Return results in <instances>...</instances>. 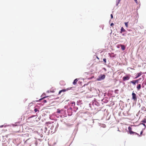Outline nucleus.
I'll use <instances>...</instances> for the list:
<instances>
[{"label": "nucleus", "mask_w": 146, "mask_h": 146, "mask_svg": "<svg viewBox=\"0 0 146 146\" xmlns=\"http://www.w3.org/2000/svg\"><path fill=\"white\" fill-rule=\"evenodd\" d=\"M120 1V0H119L118 1V3H117V6L118 5V4L119 3Z\"/></svg>", "instance_id": "obj_23"}, {"label": "nucleus", "mask_w": 146, "mask_h": 146, "mask_svg": "<svg viewBox=\"0 0 146 146\" xmlns=\"http://www.w3.org/2000/svg\"><path fill=\"white\" fill-rule=\"evenodd\" d=\"M142 124L144 126H145V124L142 123Z\"/></svg>", "instance_id": "obj_28"}, {"label": "nucleus", "mask_w": 146, "mask_h": 146, "mask_svg": "<svg viewBox=\"0 0 146 146\" xmlns=\"http://www.w3.org/2000/svg\"><path fill=\"white\" fill-rule=\"evenodd\" d=\"M45 128L47 129V127H45Z\"/></svg>", "instance_id": "obj_35"}, {"label": "nucleus", "mask_w": 146, "mask_h": 146, "mask_svg": "<svg viewBox=\"0 0 146 146\" xmlns=\"http://www.w3.org/2000/svg\"><path fill=\"white\" fill-rule=\"evenodd\" d=\"M75 104V102H73L72 103V104Z\"/></svg>", "instance_id": "obj_32"}, {"label": "nucleus", "mask_w": 146, "mask_h": 146, "mask_svg": "<svg viewBox=\"0 0 146 146\" xmlns=\"http://www.w3.org/2000/svg\"><path fill=\"white\" fill-rule=\"evenodd\" d=\"M129 31H131V33H129L128 34V35L129 36H131L132 35V34H134V32L133 31H132L131 30H129Z\"/></svg>", "instance_id": "obj_12"}, {"label": "nucleus", "mask_w": 146, "mask_h": 146, "mask_svg": "<svg viewBox=\"0 0 146 146\" xmlns=\"http://www.w3.org/2000/svg\"><path fill=\"white\" fill-rule=\"evenodd\" d=\"M121 49L123 50H124L125 49V46L124 45H121Z\"/></svg>", "instance_id": "obj_14"}, {"label": "nucleus", "mask_w": 146, "mask_h": 146, "mask_svg": "<svg viewBox=\"0 0 146 146\" xmlns=\"http://www.w3.org/2000/svg\"><path fill=\"white\" fill-rule=\"evenodd\" d=\"M111 19H112L113 18V15L112 14H111Z\"/></svg>", "instance_id": "obj_25"}, {"label": "nucleus", "mask_w": 146, "mask_h": 146, "mask_svg": "<svg viewBox=\"0 0 146 146\" xmlns=\"http://www.w3.org/2000/svg\"><path fill=\"white\" fill-rule=\"evenodd\" d=\"M27 136H29V134H27Z\"/></svg>", "instance_id": "obj_36"}, {"label": "nucleus", "mask_w": 146, "mask_h": 146, "mask_svg": "<svg viewBox=\"0 0 146 146\" xmlns=\"http://www.w3.org/2000/svg\"><path fill=\"white\" fill-rule=\"evenodd\" d=\"M125 26L126 27H128L127 23V22L125 23Z\"/></svg>", "instance_id": "obj_18"}, {"label": "nucleus", "mask_w": 146, "mask_h": 146, "mask_svg": "<svg viewBox=\"0 0 146 146\" xmlns=\"http://www.w3.org/2000/svg\"><path fill=\"white\" fill-rule=\"evenodd\" d=\"M132 99L134 100V101H136L137 100V96L136 94L133 91L132 94Z\"/></svg>", "instance_id": "obj_2"}, {"label": "nucleus", "mask_w": 146, "mask_h": 146, "mask_svg": "<svg viewBox=\"0 0 146 146\" xmlns=\"http://www.w3.org/2000/svg\"><path fill=\"white\" fill-rule=\"evenodd\" d=\"M72 88V87L68 88H67L66 90H69L70 89H71Z\"/></svg>", "instance_id": "obj_19"}, {"label": "nucleus", "mask_w": 146, "mask_h": 146, "mask_svg": "<svg viewBox=\"0 0 146 146\" xmlns=\"http://www.w3.org/2000/svg\"><path fill=\"white\" fill-rule=\"evenodd\" d=\"M134 1L137 4V0H134Z\"/></svg>", "instance_id": "obj_27"}, {"label": "nucleus", "mask_w": 146, "mask_h": 146, "mask_svg": "<svg viewBox=\"0 0 146 146\" xmlns=\"http://www.w3.org/2000/svg\"><path fill=\"white\" fill-rule=\"evenodd\" d=\"M106 77V76L105 74L103 75H101L97 79V80L98 81H100L104 79Z\"/></svg>", "instance_id": "obj_4"}, {"label": "nucleus", "mask_w": 146, "mask_h": 146, "mask_svg": "<svg viewBox=\"0 0 146 146\" xmlns=\"http://www.w3.org/2000/svg\"><path fill=\"white\" fill-rule=\"evenodd\" d=\"M34 111L35 112H36L37 111H38L39 110L37 108H35L34 109Z\"/></svg>", "instance_id": "obj_17"}, {"label": "nucleus", "mask_w": 146, "mask_h": 146, "mask_svg": "<svg viewBox=\"0 0 146 146\" xmlns=\"http://www.w3.org/2000/svg\"><path fill=\"white\" fill-rule=\"evenodd\" d=\"M118 91V90H115V91L116 92H117Z\"/></svg>", "instance_id": "obj_29"}, {"label": "nucleus", "mask_w": 146, "mask_h": 146, "mask_svg": "<svg viewBox=\"0 0 146 146\" xmlns=\"http://www.w3.org/2000/svg\"><path fill=\"white\" fill-rule=\"evenodd\" d=\"M46 97H43V98H41L39 100H42V99L45 98Z\"/></svg>", "instance_id": "obj_22"}, {"label": "nucleus", "mask_w": 146, "mask_h": 146, "mask_svg": "<svg viewBox=\"0 0 146 146\" xmlns=\"http://www.w3.org/2000/svg\"><path fill=\"white\" fill-rule=\"evenodd\" d=\"M125 30L123 28V27H122L121 29V31L120 33H122L123 32H125Z\"/></svg>", "instance_id": "obj_7"}, {"label": "nucleus", "mask_w": 146, "mask_h": 146, "mask_svg": "<svg viewBox=\"0 0 146 146\" xmlns=\"http://www.w3.org/2000/svg\"><path fill=\"white\" fill-rule=\"evenodd\" d=\"M141 86L140 84H138L137 86V88L138 90H139L141 88Z\"/></svg>", "instance_id": "obj_8"}, {"label": "nucleus", "mask_w": 146, "mask_h": 146, "mask_svg": "<svg viewBox=\"0 0 146 146\" xmlns=\"http://www.w3.org/2000/svg\"><path fill=\"white\" fill-rule=\"evenodd\" d=\"M141 72H140L138 73L137 74V76L135 78V79H136L138 77H139L140 76H141Z\"/></svg>", "instance_id": "obj_9"}, {"label": "nucleus", "mask_w": 146, "mask_h": 146, "mask_svg": "<svg viewBox=\"0 0 146 146\" xmlns=\"http://www.w3.org/2000/svg\"><path fill=\"white\" fill-rule=\"evenodd\" d=\"M16 125H13V126H16Z\"/></svg>", "instance_id": "obj_34"}, {"label": "nucleus", "mask_w": 146, "mask_h": 146, "mask_svg": "<svg viewBox=\"0 0 146 146\" xmlns=\"http://www.w3.org/2000/svg\"><path fill=\"white\" fill-rule=\"evenodd\" d=\"M130 77L128 76H125L123 77V80L125 81L129 79Z\"/></svg>", "instance_id": "obj_6"}, {"label": "nucleus", "mask_w": 146, "mask_h": 146, "mask_svg": "<svg viewBox=\"0 0 146 146\" xmlns=\"http://www.w3.org/2000/svg\"><path fill=\"white\" fill-rule=\"evenodd\" d=\"M61 82H62V83H64V82L63 81H61L60 82V83H61Z\"/></svg>", "instance_id": "obj_30"}, {"label": "nucleus", "mask_w": 146, "mask_h": 146, "mask_svg": "<svg viewBox=\"0 0 146 146\" xmlns=\"http://www.w3.org/2000/svg\"><path fill=\"white\" fill-rule=\"evenodd\" d=\"M128 129L129 131V133L130 134H135L137 135H139V134H138L136 132L133 131H132V128L131 127L129 126L128 127Z\"/></svg>", "instance_id": "obj_1"}, {"label": "nucleus", "mask_w": 146, "mask_h": 146, "mask_svg": "<svg viewBox=\"0 0 146 146\" xmlns=\"http://www.w3.org/2000/svg\"><path fill=\"white\" fill-rule=\"evenodd\" d=\"M103 61H104V62H105V63H106V58H104L103 59Z\"/></svg>", "instance_id": "obj_20"}, {"label": "nucleus", "mask_w": 146, "mask_h": 146, "mask_svg": "<svg viewBox=\"0 0 146 146\" xmlns=\"http://www.w3.org/2000/svg\"><path fill=\"white\" fill-rule=\"evenodd\" d=\"M114 24L113 23H111L110 24V26H113V25Z\"/></svg>", "instance_id": "obj_24"}, {"label": "nucleus", "mask_w": 146, "mask_h": 146, "mask_svg": "<svg viewBox=\"0 0 146 146\" xmlns=\"http://www.w3.org/2000/svg\"><path fill=\"white\" fill-rule=\"evenodd\" d=\"M141 122L145 123H146V118H145L141 121Z\"/></svg>", "instance_id": "obj_16"}, {"label": "nucleus", "mask_w": 146, "mask_h": 146, "mask_svg": "<svg viewBox=\"0 0 146 146\" xmlns=\"http://www.w3.org/2000/svg\"><path fill=\"white\" fill-rule=\"evenodd\" d=\"M43 102L44 103H46V100H43Z\"/></svg>", "instance_id": "obj_26"}, {"label": "nucleus", "mask_w": 146, "mask_h": 146, "mask_svg": "<svg viewBox=\"0 0 146 146\" xmlns=\"http://www.w3.org/2000/svg\"><path fill=\"white\" fill-rule=\"evenodd\" d=\"M46 125L48 128L50 129H53L54 126L53 124L49 122L47 123Z\"/></svg>", "instance_id": "obj_3"}, {"label": "nucleus", "mask_w": 146, "mask_h": 146, "mask_svg": "<svg viewBox=\"0 0 146 146\" xmlns=\"http://www.w3.org/2000/svg\"><path fill=\"white\" fill-rule=\"evenodd\" d=\"M139 81V80H133L132 81H131L130 82V83H132L134 85H135L136 83H138Z\"/></svg>", "instance_id": "obj_5"}, {"label": "nucleus", "mask_w": 146, "mask_h": 146, "mask_svg": "<svg viewBox=\"0 0 146 146\" xmlns=\"http://www.w3.org/2000/svg\"><path fill=\"white\" fill-rule=\"evenodd\" d=\"M61 110H60V109H57V111L56 112V113H60V112H61Z\"/></svg>", "instance_id": "obj_15"}, {"label": "nucleus", "mask_w": 146, "mask_h": 146, "mask_svg": "<svg viewBox=\"0 0 146 146\" xmlns=\"http://www.w3.org/2000/svg\"><path fill=\"white\" fill-rule=\"evenodd\" d=\"M141 78H139L138 80H141Z\"/></svg>", "instance_id": "obj_33"}, {"label": "nucleus", "mask_w": 146, "mask_h": 146, "mask_svg": "<svg viewBox=\"0 0 146 146\" xmlns=\"http://www.w3.org/2000/svg\"><path fill=\"white\" fill-rule=\"evenodd\" d=\"M3 125L1 126H0V127H3Z\"/></svg>", "instance_id": "obj_31"}, {"label": "nucleus", "mask_w": 146, "mask_h": 146, "mask_svg": "<svg viewBox=\"0 0 146 146\" xmlns=\"http://www.w3.org/2000/svg\"><path fill=\"white\" fill-rule=\"evenodd\" d=\"M66 91H67V90H65V89H63V90H60L59 91V93H58V94H60V93L62 92H66Z\"/></svg>", "instance_id": "obj_10"}, {"label": "nucleus", "mask_w": 146, "mask_h": 146, "mask_svg": "<svg viewBox=\"0 0 146 146\" xmlns=\"http://www.w3.org/2000/svg\"><path fill=\"white\" fill-rule=\"evenodd\" d=\"M143 130H142V131L141 132H140V135H139V136H140V135H141L143 133Z\"/></svg>", "instance_id": "obj_21"}, {"label": "nucleus", "mask_w": 146, "mask_h": 146, "mask_svg": "<svg viewBox=\"0 0 146 146\" xmlns=\"http://www.w3.org/2000/svg\"><path fill=\"white\" fill-rule=\"evenodd\" d=\"M141 110L144 111H146V108L144 106H143L141 108Z\"/></svg>", "instance_id": "obj_13"}, {"label": "nucleus", "mask_w": 146, "mask_h": 146, "mask_svg": "<svg viewBox=\"0 0 146 146\" xmlns=\"http://www.w3.org/2000/svg\"><path fill=\"white\" fill-rule=\"evenodd\" d=\"M78 80L77 79H75L73 82V84L74 85L76 84Z\"/></svg>", "instance_id": "obj_11"}]
</instances>
